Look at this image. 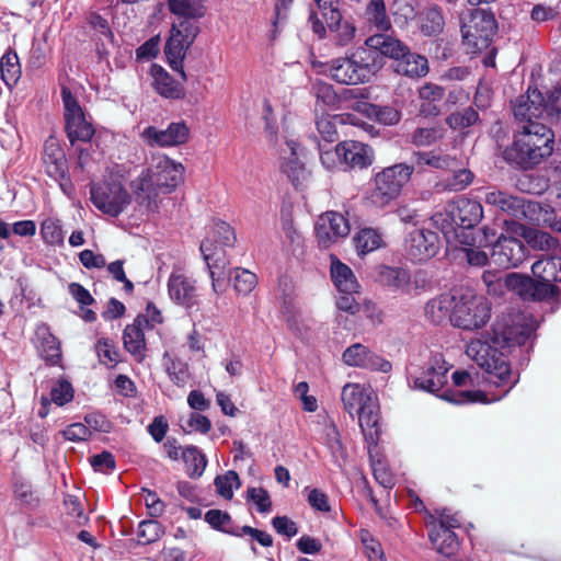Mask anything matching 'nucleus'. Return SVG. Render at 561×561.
<instances>
[{
  "label": "nucleus",
  "instance_id": "nucleus-1",
  "mask_svg": "<svg viewBox=\"0 0 561 561\" xmlns=\"http://www.w3.org/2000/svg\"><path fill=\"white\" fill-rule=\"evenodd\" d=\"M536 321L530 313L518 312L497 319L492 325L490 341L471 340L466 354L484 370V379L490 385L504 388L502 394L493 400L505 397L518 382V375L513 374L504 351L511 352L515 346H525L536 331Z\"/></svg>",
  "mask_w": 561,
  "mask_h": 561
},
{
  "label": "nucleus",
  "instance_id": "nucleus-2",
  "mask_svg": "<svg viewBox=\"0 0 561 561\" xmlns=\"http://www.w3.org/2000/svg\"><path fill=\"white\" fill-rule=\"evenodd\" d=\"M542 101V95L537 89H528L527 95H520L513 107L515 117L524 124L514 134L512 145L503 151V158L507 163L522 170L536 168L553 152V131L534 119L543 113Z\"/></svg>",
  "mask_w": 561,
  "mask_h": 561
},
{
  "label": "nucleus",
  "instance_id": "nucleus-3",
  "mask_svg": "<svg viewBox=\"0 0 561 561\" xmlns=\"http://www.w3.org/2000/svg\"><path fill=\"white\" fill-rule=\"evenodd\" d=\"M184 167L164 154L152 158L151 167L144 170L131 183L135 199L148 211L158 208L160 193H171L183 180Z\"/></svg>",
  "mask_w": 561,
  "mask_h": 561
},
{
  "label": "nucleus",
  "instance_id": "nucleus-4",
  "mask_svg": "<svg viewBox=\"0 0 561 561\" xmlns=\"http://www.w3.org/2000/svg\"><path fill=\"white\" fill-rule=\"evenodd\" d=\"M382 66L377 48L365 43L351 55L332 59L328 64L329 76L337 83L355 85L368 82Z\"/></svg>",
  "mask_w": 561,
  "mask_h": 561
},
{
  "label": "nucleus",
  "instance_id": "nucleus-5",
  "mask_svg": "<svg viewBox=\"0 0 561 561\" xmlns=\"http://www.w3.org/2000/svg\"><path fill=\"white\" fill-rule=\"evenodd\" d=\"M366 44L377 48L379 56L390 57L392 69L400 76L410 79H420L430 71L428 60L425 56L413 53L397 37L388 34H375L366 39Z\"/></svg>",
  "mask_w": 561,
  "mask_h": 561
},
{
  "label": "nucleus",
  "instance_id": "nucleus-6",
  "mask_svg": "<svg viewBox=\"0 0 561 561\" xmlns=\"http://www.w3.org/2000/svg\"><path fill=\"white\" fill-rule=\"evenodd\" d=\"M371 391L359 383H346L342 389L344 410L352 416L357 415L365 439L376 445L379 439V416Z\"/></svg>",
  "mask_w": 561,
  "mask_h": 561
},
{
  "label": "nucleus",
  "instance_id": "nucleus-7",
  "mask_svg": "<svg viewBox=\"0 0 561 561\" xmlns=\"http://www.w3.org/2000/svg\"><path fill=\"white\" fill-rule=\"evenodd\" d=\"M236 242V233L232 227L221 220L215 221L208 236L201 243V252L208 267L211 279V289L215 294L224 291L220 280L222 273L216 270H222L226 266L225 260L220 257L224 253L222 248L232 247Z\"/></svg>",
  "mask_w": 561,
  "mask_h": 561
},
{
  "label": "nucleus",
  "instance_id": "nucleus-8",
  "mask_svg": "<svg viewBox=\"0 0 561 561\" xmlns=\"http://www.w3.org/2000/svg\"><path fill=\"white\" fill-rule=\"evenodd\" d=\"M413 172L414 165L407 163L383 168L374 175L366 198L374 206H387L401 194Z\"/></svg>",
  "mask_w": 561,
  "mask_h": 561
},
{
  "label": "nucleus",
  "instance_id": "nucleus-9",
  "mask_svg": "<svg viewBox=\"0 0 561 561\" xmlns=\"http://www.w3.org/2000/svg\"><path fill=\"white\" fill-rule=\"evenodd\" d=\"M491 319V304L483 296L471 293L456 297L450 323L462 330H478Z\"/></svg>",
  "mask_w": 561,
  "mask_h": 561
},
{
  "label": "nucleus",
  "instance_id": "nucleus-10",
  "mask_svg": "<svg viewBox=\"0 0 561 561\" xmlns=\"http://www.w3.org/2000/svg\"><path fill=\"white\" fill-rule=\"evenodd\" d=\"M496 28L494 15L484 10L474 9L461 18V34L470 53L486 49L495 35Z\"/></svg>",
  "mask_w": 561,
  "mask_h": 561
},
{
  "label": "nucleus",
  "instance_id": "nucleus-11",
  "mask_svg": "<svg viewBox=\"0 0 561 561\" xmlns=\"http://www.w3.org/2000/svg\"><path fill=\"white\" fill-rule=\"evenodd\" d=\"M198 34L199 26L194 22L179 21L178 23H173L171 26L164 53L171 68L179 71L183 80H186V73L183 69V60L186 51L190 49Z\"/></svg>",
  "mask_w": 561,
  "mask_h": 561
},
{
  "label": "nucleus",
  "instance_id": "nucleus-12",
  "mask_svg": "<svg viewBox=\"0 0 561 561\" xmlns=\"http://www.w3.org/2000/svg\"><path fill=\"white\" fill-rule=\"evenodd\" d=\"M448 369L443 355L436 353L424 365L411 364L408 380L414 389L436 393L447 382Z\"/></svg>",
  "mask_w": 561,
  "mask_h": 561
},
{
  "label": "nucleus",
  "instance_id": "nucleus-13",
  "mask_svg": "<svg viewBox=\"0 0 561 561\" xmlns=\"http://www.w3.org/2000/svg\"><path fill=\"white\" fill-rule=\"evenodd\" d=\"M93 205L103 214L117 217L130 204L131 197L121 181L108 179L90 187Z\"/></svg>",
  "mask_w": 561,
  "mask_h": 561
},
{
  "label": "nucleus",
  "instance_id": "nucleus-14",
  "mask_svg": "<svg viewBox=\"0 0 561 561\" xmlns=\"http://www.w3.org/2000/svg\"><path fill=\"white\" fill-rule=\"evenodd\" d=\"M483 201L516 219L534 220L533 215L539 208L538 203L527 202L522 197L499 190L488 191Z\"/></svg>",
  "mask_w": 561,
  "mask_h": 561
},
{
  "label": "nucleus",
  "instance_id": "nucleus-15",
  "mask_svg": "<svg viewBox=\"0 0 561 561\" xmlns=\"http://www.w3.org/2000/svg\"><path fill=\"white\" fill-rule=\"evenodd\" d=\"M314 230L319 247L328 249L339 240L346 238L351 227L342 214L327 211L318 218Z\"/></svg>",
  "mask_w": 561,
  "mask_h": 561
},
{
  "label": "nucleus",
  "instance_id": "nucleus-16",
  "mask_svg": "<svg viewBox=\"0 0 561 561\" xmlns=\"http://www.w3.org/2000/svg\"><path fill=\"white\" fill-rule=\"evenodd\" d=\"M440 248L439 237L428 229H416L405 240V253L413 262H426L434 257Z\"/></svg>",
  "mask_w": 561,
  "mask_h": 561
},
{
  "label": "nucleus",
  "instance_id": "nucleus-17",
  "mask_svg": "<svg viewBox=\"0 0 561 561\" xmlns=\"http://www.w3.org/2000/svg\"><path fill=\"white\" fill-rule=\"evenodd\" d=\"M343 19L340 0H313L310 5L309 22L312 31L320 37L325 36V25L333 27Z\"/></svg>",
  "mask_w": 561,
  "mask_h": 561
},
{
  "label": "nucleus",
  "instance_id": "nucleus-18",
  "mask_svg": "<svg viewBox=\"0 0 561 561\" xmlns=\"http://www.w3.org/2000/svg\"><path fill=\"white\" fill-rule=\"evenodd\" d=\"M197 282L181 271H173L168 279L170 299L186 309L197 306Z\"/></svg>",
  "mask_w": 561,
  "mask_h": 561
},
{
  "label": "nucleus",
  "instance_id": "nucleus-19",
  "mask_svg": "<svg viewBox=\"0 0 561 561\" xmlns=\"http://www.w3.org/2000/svg\"><path fill=\"white\" fill-rule=\"evenodd\" d=\"M190 129L183 122L171 123L167 129L161 130L154 126L145 128L140 137L151 147H173L185 144L188 139Z\"/></svg>",
  "mask_w": 561,
  "mask_h": 561
},
{
  "label": "nucleus",
  "instance_id": "nucleus-20",
  "mask_svg": "<svg viewBox=\"0 0 561 561\" xmlns=\"http://www.w3.org/2000/svg\"><path fill=\"white\" fill-rule=\"evenodd\" d=\"M43 162L47 175L57 181L62 191H66L65 181L68 180L67 159L64 149L54 137H49L44 144Z\"/></svg>",
  "mask_w": 561,
  "mask_h": 561
},
{
  "label": "nucleus",
  "instance_id": "nucleus-21",
  "mask_svg": "<svg viewBox=\"0 0 561 561\" xmlns=\"http://www.w3.org/2000/svg\"><path fill=\"white\" fill-rule=\"evenodd\" d=\"M524 259L525 245L517 238L501 236L492 247L491 260L500 267H516Z\"/></svg>",
  "mask_w": 561,
  "mask_h": 561
},
{
  "label": "nucleus",
  "instance_id": "nucleus-22",
  "mask_svg": "<svg viewBox=\"0 0 561 561\" xmlns=\"http://www.w3.org/2000/svg\"><path fill=\"white\" fill-rule=\"evenodd\" d=\"M342 357L346 365L353 367H360L381 373H389L392 368L389 360L370 352L366 346L359 343L347 347Z\"/></svg>",
  "mask_w": 561,
  "mask_h": 561
},
{
  "label": "nucleus",
  "instance_id": "nucleus-23",
  "mask_svg": "<svg viewBox=\"0 0 561 561\" xmlns=\"http://www.w3.org/2000/svg\"><path fill=\"white\" fill-rule=\"evenodd\" d=\"M341 164L348 169H365L373 164L375 159L370 146L355 140H345L339 144Z\"/></svg>",
  "mask_w": 561,
  "mask_h": 561
},
{
  "label": "nucleus",
  "instance_id": "nucleus-24",
  "mask_svg": "<svg viewBox=\"0 0 561 561\" xmlns=\"http://www.w3.org/2000/svg\"><path fill=\"white\" fill-rule=\"evenodd\" d=\"M149 328V320L139 314L131 324H127L123 332L125 350L133 355L135 360L141 363L146 357L145 329Z\"/></svg>",
  "mask_w": 561,
  "mask_h": 561
},
{
  "label": "nucleus",
  "instance_id": "nucleus-25",
  "mask_svg": "<svg viewBox=\"0 0 561 561\" xmlns=\"http://www.w3.org/2000/svg\"><path fill=\"white\" fill-rule=\"evenodd\" d=\"M150 75L152 77V87L161 96L173 100L184 96L182 84L175 81L161 66L153 64L150 68Z\"/></svg>",
  "mask_w": 561,
  "mask_h": 561
},
{
  "label": "nucleus",
  "instance_id": "nucleus-26",
  "mask_svg": "<svg viewBox=\"0 0 561 561\" xmlns=\"http://www.w3.org/2000/svg\"><path fill=\"white\" fill-rule=\"evenodd\" d=\"M455 224L462 229H471L477 226L483 217V207L478 201L459 198L453 209Z\"/></svg>",
  "mask_w": 561,
  "mask_h": 561
},
{
  "label": "nucleus",
  "instance_id": "nucleus-27",
  "mask_svg": "<svg viewBox=\"0 0 561 561\" xmlns=\"http://www.w3.org/2000/svg\"><path fill=\"white\" fill-rule=\"evenodd\" d=\"M168 10L179 21L196 23L207 13L206 0H167Z\"/></svg>",
  "mask_w": 561,
  "mask_h": 561
},
{
  "label": "nucleus",
  "instance_id": "nucleus-28",
  "mask_svg": "<svg viewBox=\"0 0 561 561\" xmlns=\"http://www.w3.org/2000/svg\"><path fill=\"white\" fill-rule=\"evenodd\" d=\"M36 339L39 342L38 352L41 357L49 365H56L61 359L60 343L54 336L49 328L42 323L36 328Z\"/></svg>",
  "mask_w": 561,
  "mask_h": 561
},
{
  "label": "nucleus",
  "instance_id": "nucleus-29",
  "mask_svg": "<svg viewBox=\"0 0 561 561\" xmlns=\"http://www.w3.org/2000/svg\"><path fill=\"white\" fill-rule=\"evenodd\" d=\"M378 279L381 285L401 294L411 293V275L402 267L382 266Z\"/></svg>",
  "mask_w": 561,
  "mask_h": 561
},
{
  "label": "nucleus",
  "instance_id": "nucleus-30",
  "mask_svg": "<svg viewBox=\"0 0 561 561\" xmlns=\"http://www.w3.org/2000/svg\"><path fill=\"white\" fill-rule=\"evenodd\" d=\"M455 300L456 296L448 294L439 295L431 299L425 305L426 318L435 324H439L447 319L450 320L451 311L455 306Z\"/></svg>",
  "mask_w": 561,
  "mask_h": 561
},
{
  "label": "nucleus",
  "instance_id": "nucleus-31",
  "mask_svg": "<svg viewBox=\"0 0 561 561\" xmlns=\"http://www.w3.org/2000/svg\"><path fill=\"white\" fill-rule=\"evenodd\" d=\"M428 538L434 549L446 558L454 557L459 549V541L454 530L428 528Z\"/></svg>",
  "mask_w": 561,
  "mask_h": 561
},
{
  "label": "nucleus",
  "instance_id": "nucleus-32",
  "mask_svg": "<svg viewBox=\"0 0 561 561\" xmlns=\"http://www.w3.org/2000/svg\"><path fill=\"white\" fill-rule=\"evenodd\" d=\"M331 277L340 293H357L358 283L352 270L337 259L332 260Z\"/></svg>",
  "mask_w": 561,
  "mask_h": 561
},
{
  "label": "nucleus",
  "instance_id": "nucleus-33",
  "mask_svg": "<svg viewBox=\"0 0 561 561\" xmlns=\"http://www.w3.org/2000/svg\"><path fill=\"white\" fill-rule=\"evenodd\" d=\"M531 273L538 280L551 284L561 283V259H540L531 265Z\"/></svg>",
  "mask_w": 561,
  "mask_h": 561
},
{
  "label": "nucleus",
  "instance_id": "nucleus-34",
  "mask_svg": "<svg viewBox=\"0 0 561 561\" xmlns=\"http://www.w3.org/2000/svg\"><path fill=\"white\" fill-rule=\"evenodd\" d=\"M1 79L9 87L12 88L18 83L21 78V65L19 57L12 49L7 50L0 59Z\"/></svg>",
  "mask_w": 561,
  "mask_h": 561
},
{
  "label": "nucleus",
  "instance_id": "nucleus-35",
  "mask_svg": "<svg viewBox=\"0 0 561 561\" xmlns=\"http://www.w3.org/2000/svg\"><path fill=\"white\" fill-rule=\"evenodd\" d=\"M444 24L443 13L436 5L425 8L420 14V28L427 36L439 34Z\"/></svg>",
  "mask_w": 561,
  "mask_h": 561
},
{
  "label": "nucleus",
  "instance_id": "nucleus-36",
  "mask_svg": "<svg viewBox=\"0 0 561 561\" xmlns=\"http://www.w3.org/2000/svg\"><path fill=\"white\" fill-rule=\"evenodd\" d=\"M65 127L71 145H75L77 141L88 142L95 133L92 124L87 121L85 115L76 121L66 123Z\"/></svg>",
  "mask_w": 561,
  "mask_h": 561
},
{
  "label": "nucleus",
  "instance_id": "nucleus-37",
  "mask_svg": "<svg viewBox=\"0 0 561 561\" xmlns=\"http://www.w3.org/2000/svg\"><path fill=\"white\" fill-rule=\"evenodd\" d=\"M455 163V159L447 156L436 153L434 151H425V152H413L412 154V164L416 167L428 165L435 169H449Z\"/></svg>",
  "mask_w": 561,
  "mask_h": 561
},
{
  "label": "nucleus",
  "instance_id": "nucleus-38",
  "mask_svg": "<svg viewBox=\"0 0 561 561\" xmlns=\"http://www.w3.org/2000/svg\"><path fill=\"white\" fill-rule=\"evenodd\" d=\"M182 458L186 467L187 474L191 478H199L206 468L207 459L205 455L195 446H188L183 449Z\"/></svg>",
  "mask_w": 561,
  "mask_h": 561
},
{
  "label": "nucleus",
  "instance_id": "nucleus-39",
  "mask_svg": "<svg viewBox=\"0 0 561 561\" xmlns=\"http://www.w3.org/2000/svg\"><path fill=\"white\" fill-rule=\"evenodd\" d=\"M367 21L378 31L385 32L391 27L383 0H370L365 12Z\"/></svg>",
  "mask_w": 561,
  "mask_h": 561
},
{
  "label": "nucleus",
  "instance_id": "nucleus-40",
  "mask_svg": "<svg viewBox=\"0 0 561 561\" xmlns=\"http://www.w3.org/2000/svg\"><path fill=\"white\" fill-rule=\"evenodd\" d=\"M341 115H322L317 118L316 127L320 137L327 142H334L339 139L337 125L343 124Z\"/></svg>",
  "mask_w": 561,
  "mask_h": 561
},
{
  "label": "nucleus",
  "instance_id": "nucleus-41",
  "mask_svg": "<svg viewBox=\"0 0 561 561\" xmlns=\"http://www.w3.org/2000/svg\"><path fill=\"white\" fill-rule=\"evenodd\" d=\"M365 113L369 118H373L386 126L396 125L401 118L400 112L389 105L381 106L377 104H367Z\"/></svg>",
  "mask_w": 561,
  "mask_h": 561
},
{
  "label": "nucleus",
  "instance_id": "nucleus-42",
  "mask_svg": "<svg viewBox=\"0 0 561 561\" xmlns=\"http://www.w3.org/2000/svg\"><path fill=\"white\" fill-rule=\"evenodd\" d=\"M381 236L371 228L362 229L355 237V248L360 255H365L380 248Z\"/></svg>",
  "mask_w": 561,
  "mask_h": 561
},
{
  "label": "nucleus",
  "instance_id": "nucleus-43",
  "mask_svg": "<svg viewBox=\"0 0 561 561\" xmlns=\"http://www.w3.org/2000/svg\"><path fill=\"white\" fill-rule=\"evenodd\" d=\"M205 520L217 530L234 536L241 535L238 534L236 526L232 523L231 516L220 510H209L206 512Z\"/></svg>",
  "mask_w": 561,
  "mask_h": 561
},
{
  "label": "nucleus",
  "instance_id": "nucleus-44",
  "mask_svg": "<svg viewBox=\"0 0 561 561\" xmlns=\"http://www.w3.org/2000/svg\"><path fill=\"white\" fill-rule=\"evenodd\" d=\"M232 278L236 291L242 296H248L257 284L256 275L244 268H236Z\"/></svg>",
  "mask_w": 561,
  "mask_h": 561
},
{
  "label": "nucleus",
  "instance_id": "nucleus-45",
  "mask_svg": "<svg viewBox=\"0 0 561 561\" xmlns=\"http://www.w3.org/2000/svg\"><path fill=\"white\" fill-rule=\"evenodd\" d=\"M163 534L161 524L157 520H142L138 525L137 537L141 545H149L157 541Z\"/></svg>",
  "mask_w": 561,
  "mask_h": 561
},
{
  "label": "nucleus",
  "instance_id": "nucleus-46",
  "mask_svg": "<svg viewBox=\"0 0 561 561\" xmlns=\"http://www.w3.org/2000/svg\"><path fill=\"white\" fill-rule=\"evenodd\" d=\"M479 118L478 112L469 106L462 111L451 113L447 116L446 123L453 129H461L472 126Z\"/></svg>",
  "mask_w": 561,
  "mask_h": 561
},
{
  "label": "nucleus",
  "instance_id": "nucleus-47",
  "mask_svg": "<svg viewBox=\"0 0 561 561\" xmlns=\"http://www.w3.org/2000/svg\"><path fill=\"white\" fill-rule=\"evenodd\" d=\"M287 147L290 156L282 162L280 169L291 181H296L304 171V164L299 161L296 153L297 144L294 140H289L287 141Z\"/></svg>",
  "mask_w": 561,
  "mask_h": 561
},
{
  "label": "nucleus",
  "instance_id": "nucleus-48",
  "mask_svg": "<svg viewBox=\"0 0 561 561\" xmlns=\"http://www.w3.org/2000/svg\"><path fill=\"white\" fill-rule=\"evenodd\" d=\"M95 352L101 364L115 366L119 360V352L108 339H100L95 343Z\"/></svg>",
  "mask_w": 561,
  "mask_h": 561
},
{
  "label": "nucleus",
  "instance_id": "nucleus-49",
  "mask_svg": "<svg viewBox=\"0 0 561 561\" xmlns=\"http://www.w3.org/2000/svg\"><path fill=\"white\" fill-rule=\"evenodd\" d=\"M444 130L439 126L419 127L412 134V142L417 147H426L443 138Z\"/></svg>",
  "mask_w": 561,
  "mask_h": 561
},
{
  "label": "nucleus",
  "instance_id": "nucleus-50",
  "mask_svg": "<svg viewBox=\"0 0 561 561\" xmlns=\"http://www.w3.org/2000/svg\"><path fill=\"white\" fill-rule=\"evenodd\" d=\"M61 99L65 108V123L76 121L84 115L82 107L80 106L79 102L73 96L69 88H61Z\"/></svg>",
  "mask_w": 561,
  "mask_h": 561
},
{
  "label": "nucleus",
  "instance_id": "nucleus-51",
  "mask_svg": "<svg viewBox=\"0 0 561 561\" xmlns=\"http://www.w3.org/2000/svg\"><path fill=\"white\" fill-rule=\"evenodd\" d=\"M41 234L47 244L56 245L64 242L62 229L56 219H45L41 225Z\"/></svg>",
  "mask_w": 561,
  "mask_h": 561
},
{
  "label": "nucleus",
  "instance_id": "nucleus-52",
  "mask_svg": "<svg viewBox=\"0 0 561 561\" xmlns=\"http://www.w3.org/2000/svg\"><path fill=\"white\" fill-rule=\"evenodd\" d=\"M215 486L219 495L230 500L233 496V486H240V479L236 471L230 470L224 476L215 479Z\"/></svg>",
  "mask_w": 561,
  "mask_h": 561
},
{
  "label": "nucleus",
  "instance_id": "nucleus-53",
  "mask_svg": "<svg viewBox=\"0 0 561 561\" xmlns=\"http://www.w3.org/2000/svg\"><path fill=\"white\" fill-rule=\"evenodd\" d=\"M167 374L174 385L178 387H184L190 379L188 366L186 363L174 358L170 359L167 365Z\"/></svg>",
  "mask_w": 561,
  "mask_h": 561
},
{
  "label": "nucleus",
  "instance_id": "nucleus-54",
  "mask_svg": "<svg viewBox=\"0 0 561 561\" xmlns=\"http://www.w3.org/2000/svg\"><path fill=\"white\" fill-rule=\"evenodd\" d=\"M474 179V174L468 169L455 171L451 176L444 182V188L451 192H460L469 186Z\"/></svg>",
  "mask_w": 561,
  "mask_h": 561
},
{
  "label": "nucleus",
  "instance_id": "nucleus-55",
  "mask_svg": "<svg viewBox=\"0 0 561 561\" xmlns=\"http://www.w3.org/2000/svg\"><path fill=\"white\" fill-rule=\"evenodd\" d=\"M507 285L523 299L531 300L534 279L528 276L512 274L507 277Z\"/></svg>",
  "mask_w": 561,
  "mask_h": 561
},
{
  "label": "nucleus",
  "instance_id": "nucleus-56",
  "mask_svg": "<svg viewBox=\"0 0 561 561\" xmlns=\"http://www.w3.org/2000/svg\"><path fill=\"white\" fill-rule=\"evenodd\" d=\"M14 497L25 506L34 507L38 499L35 495L32 485L24 480H16L13 485Z\"/></svg>",
  "mask_w": 561,
  "mask_h": 561
},
{
  "label": "nucleus",
  "instance_id": "nucleus-57",
  "mask_svg": "<svg viewBox=\"0 0 561 561\" xmlns=\"http://www.w3.org/2000/svg\"><path fill=\"white\" fill-rule=\"evenodd\" d=\"M431 221L435 228L444 233L447 241H449L451 234H455L457 239L460 237L454 229L455 219L453 213H436L432 216Z\"/></svg>",
  "mask_w": 561,
  "mask_h": 561
},
{
  "label": "nucleus",
  "instance_id": "nucleus-58",
  "mask_svg": "<svg viewBox=\"0 0 561 561\" xmlns=\"http://www.w3.org/2000/svg\"><path fill=\"white\" fill-rule=\"evenodd\" d=\"M329 30L333 33H335L334 35V42L336 45L341 46V47H344V46H347L348 44H351L355 37V33H356V28L355 26L345 21L342 23L339 22V25L336 26H333V27H329Z\"/></svg>",
  "mask_w": 561,
  "mask_h": 561
},
{
  "label": "nucleus",
  "instance_id": "nucleus-59",
  "mask_svg": "<svg viewBox=\"0 0 561 561\" xmlns=\"http://www.w3.org/2000/svg\"><path fill=\"white\" fill-rule=\"evenodd\" d=\"M460 242L463 244V247L460 248L459 251L462 253L469 265L481 267L488 263L489 256L484 251H481L470 243H466L465 241Z\"/></svg>",
  "mask_w": 561,
  "mask_h": 561
},
{
  "label": "nucleus",
  "instance_id": "nucleus-60",
  "mask_svg": "<svg viewBox=\"0 0 561 561\" xmlns=\"http://www.w3.org/2000/svg\"><path fill=\"white\" fill-rule=\"evenodd\" d=\"M51 401L57 405H64L73 398V388L67 380H59L50 390Z\"/></svg>",
  "mask_w": 561,
  "mask_h": 561
},
{
  "label": "nucleus",
  "instance_id": "nucleus-61",
  "mask_svg": "<svg viewBox=\"0 0 561 561\" xmlns=\"http://www.w3.org/2000/svg\"><path fill=\"white\" fill-rule=\"evenodd\" d=\"M248 499L251 500L260 513H267L272 508V501L268 492L263 488H249Z\"/></svg>",
  "mask_w": 561,
  "mask_h": 561
},
{
  "label": "nucleus",
  "instance_id": "nucleus-62",
  "mask_svg": "<svg viewBox=\"0 0 561 561\" xmlns=\"http://www.w3.org/2000/svg\"><path fill=\"white\" fill-rule=\"evenodd\" d=\"M461 525L460 517L458 514L451 513L449 510L444 508L439 513L438 520H433L430 523L428 528H445L448 530H454L455 528H459Z\"/></svg>",
  "mask_w": 561,
  "mask_h": 561
},
{
  "label": "nucleus",
  "instance_id": "nucleus-63",
  "mask_svg": "<svg viewBox=\"0 0 561 561\" xmlns=\"http://www.w3.org/2000/svg\"><path fill=\"white\" fill-rule=\"evenodd\" d=\"M317 100L321 101L328 106H335L339 103V96L333 87L325 82H317L313 85Z\"/></svg>",
  "mask_w": 561,
  "mask_h": 561
},
{
  "label": "nucleus",
  "instance_id": "nucleus-64",
  "mask_svg": "<svg viewBox=\"0 0 561 561\" xmlns=\"http://www.w3.org/2000/svg\"><path fill=\"white\" fill-rule=\"evenodd\" d=\"M558 15L559 10L557 7L547 5L543 3L535 4L530 12L531 20L537 23H543L553 20Z\"/></svg>",
  "mask_w": 561,
  "mask_h": 561
}]
</instances>
